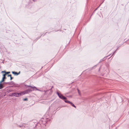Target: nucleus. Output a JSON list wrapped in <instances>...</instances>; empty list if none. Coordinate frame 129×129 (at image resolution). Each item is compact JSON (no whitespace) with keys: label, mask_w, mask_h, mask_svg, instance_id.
Returning a JSON list of instances; mask_svg holds the SVG:
<instances>
[{"label":"nucleus","mask_w":129,"mask_h":129,"mask_svg":"<svg viewBox=\"0 0 129 129\" xmlns=\"http://www.w3.org/2000/svg\"><path fill=\"white\" fill-rule=\"evenodd\" d=\"M14 93H12L10 95V96H14Z\"/></svg>","instance_id":"2eb2a0df"},{"label":"nucleus","mask_w":129,"mask_h":129,"mask_svg":"<svg viewBox=\"0 0 129 129\" xmlns=\"http://www.w3.org/2000/svg\"><path fill=\"white\" fill-rule=\"evenodd\" d=\"M14 96L17 97H18L20 96L19 93H14Z\"/></svg>","instance_id":"39448f33"},{"label":"nucleus","mask_w":129,"mask_h":129,"mask_svg":"<svg viewBox=\"0 0 129 129\" xmlns=\"http://www.w3.org/2000/svg\"><path fill=\"white\" fill-rule=\"evenodd\" d=\"M2 82H1V81L0 82V88L2 89L4 87V86L3 84H2Z\"/></svg>","instance_id":"423d86ee"},{"label":"nucleus","mask_w":129,"mask_h":129,"mask_svg":"<svg viewBox=\"0 0 129 129\" xmlns=\"http://www.w3.org/2000/svg\"><path fill=\"white\" fill-rule=\"evenodd\" d=\"M109 56V55H108V56H107L106 57V58H107L108 56Z\"/></svg>","instance_id":"a878e982"},{"label":"nucleus","mask_w":129,"mask_h":129,"mask_svg":"<svg viewBox=\"0 0 129 129\" xmlns=\"http://www.w3.org/2000/svg\"><path fill=\"white\" fill-rule=\"evenodd\" d=\"M64 101L66 103H68L70 104L71 102L68 100H64Z\"/></svg>","instance_id":"f8f14e48"},{"label":"nucleus","mask_w":129,"mask_h":129,"mask_svg":"<svg viewBox=\"0 0 129 129\" xmlns=\"http://www.w3.org/2000/svg\"><path fill=\"white\" fill-rule=\"evenodd\" d=\"M4 83L6 84H11V83H10V82H5Z\"/></svg>","instance_id":"ddd939ff"},{"label":"nucleus","mask_w":129,"mask_h":129,"mask_svg":"<svg viewBox=\"0 0 129 129\" xmlns=\"http://www.w3.org/2000/svg\"><path fill=\"white\" fill-rule=\"evenodd\" d=\"M109 56V55H108V56H107L106 57V58H107L108 56Z\"/></svg>","instance_id":"b1692460"},{"label":"nucleus","mask_w":129,"mask_h":129,"mask_svg":"<svg viewBox=\"0 0 129 129\" xmlns=\"http://www.w3.org/2000/svg\"><path fill=\"white\" fill-rule=\"evenodd\" d=\"M77 90H78V93L79 95H81V93H80V91L78 89Z\"/></svg>","instance_id":"4468645a"},{"label":"nucleus","mask_w":129,"mask_h":129,"mask_svg":"<svg viewBox=\"0 0 129 129\" xmlns=\"http://www.w3.org/2000/svg\"><path fill=\"white\" fill-rule=\"evenodd\" d=\"M6 74H3V77L2 78V80L1 81V82H3L4 81V79H6V77H5Z\"/></svg>","instance_id":"7ed1b4c3"},{"label":"nucleus","mask_w":129,"mask_h":129,"mask_svg":"<svg viewBox=\"0 0 129 129\" xmlns=\"http://www.w3.org/2000/svg\"><path fill=\"white\" fill-rule=\"evenodd\" d=\"M20 73V72H19L18 73V75Z\"/></svg>","instance_id":"5701e85b"},{"label":"nucleus","mask_w":129,"mask_h":129,"mask_svg":"<svg viewBox=\"0 0 129 129\" xmlns=\"http://www.w3.org/2000/svg\"><path fill=\"white\" fill-rule=\"evenodd\" d=\"M70 104L72 106L74 107L75 108H76V106L71 102Z\"/></svg>","instance_id":"9d476101"},{"label":"nucleus","mask_w":129,"mask_h":129,"mask_svg":"<svg viewBox=\"0 0 129 129\" xmlns=\"http://www.w3.org/2000/svg\"><path fill=\"white\" fill-rule=\"evenodd\" d=\"M109 56V55H108V56H107L106 57V58H107L108 56Z\"/></svg>","instance_id":"393cba45"},{"label":"nucleus","mask_w":129,"mask_h":129,"mask_svg":"<svg viewBox=\"0 0 129 129\" xmlns=\"http://www.w3.org/2000/svg\"><path fill=\"white\" fill-rule=\"evenodd\" d=\"M33 0L34 1V0Z\"/></svg>","instance_id":"bb28decb"},{"label":"nucleus","mask_w":129,"mask_h":129,"mask_svg":"<svg viewBox=\"0 0 129 129\" xmlns=\"http://www.w3.org/2000/svg\"><path fill=\"white\" fill-rule=\"evenodd\" d=\"M116 51H115L114 52H113V54L112 55H113L114 54V53Z\"/></svg>","instance_id":"412c9836"},{"label":"nucleus","mask_w":129,"mask_h":129,"mask_svg":"<svg viewBox=\"0 0 129 129\" xmlns=\"http://www.w3.org/2000/svg\"><path fill=\"white\" fill-rule=\"evenodd\" d=\"M35 90V89H33V90H31V89H27L26 90H25L24 91L25 94L28 93L29 92H31L32 91H33Z\"/></svg>","instance_id":"f03ea898"},{"label":"nucleus","mask_w":129,"mask_h":129,"mask_svg":"<svg viewBox=\"0 0 129 129\" xmlns=\"http://www.w3.org/2000/svg\"><path fill=\"white\" fill-rule=\"evenodd\" d=\"M57 94L58 95L59 97L62 100H66L67 98L62 95L61 93L57 92Z\"/></svg>","instance_id":"f257e3e1"},{"label":"nucleus","mask_w":129,"mask_h":129,"mask_svg":"<svg viewBox=\"0 0 129 129\" xmlns=\"http://www.w3.org/2000/svg\"><path fill=\"white\" fill-rule=\"evenodd\" d=\"M106 57H104L100 61V62H101L102 61H103V60H106Z\"/></svg>","instance_id":"9b49d317"},{"label":"nucleus","mask_w":129,"mask_h":129,"mask_svg":"<svg viewBox=\"0 0 129 129\" xmlns=\"http://www.w3.org/2000/svg\"><path fill=\"white\" fill-rule=\"evenodd\" d=\"M12 73H13V74H14L15 75H18V73L16 72H15L14 71L12 72Z\"/></svg>","instance_id":"1a4fd4ad"},{"label":"nucleus","mask_w":129,"mask_h":129,"mask_svg":"<svg viewBox=\"0 0 129 129\" xmlns=\"http://www.w3.org/2000/svg\"><path fill=\"white\" fill-rule=\"evenodd\" d=\"M27 98H26L23 99V101H26L27 100Z\"/></svg>","instance_id":"dca6fc26"},{"label":"nucleus","mask_w":129,"mask_h":129,"mask_svg":"<svg viewBox=\"0 0 129 129\" xmlns=\"http://www.w3.org/2000/svg\"><path fill=\"white\" fill-rule=\"evenodd\" d=\"M11 76V75H8V77H10H10Z\"/></svg>","instance_id":"aec40b11"},{"label":"nucleus","mask_w":129,"mask_h":129,"mask_svg":"<svg viewBox=\"0 0 129 129\" xmlns=\"http://www.w3.org/2000/svg\"><path fill=\"white\" fill-rule=\"evenodd\" d=\"M47 91V90H45L44 91H45V92L46 93Z\"/></svg>","instance_id":"4be33fe9"},{"label":"nucleus","mask_w":129,"mask_h":129,"mask_svg":"<svg viewBox=\"0 0 129 129\" xmlns=\"http://www.w3.org/2000/svg\"><path fill=\"white\" fill-rule=\"evenodd\" d=\"M27 86L29 87H30L32 88L35 89L36 90H39V91H41V90L37 89V88H36V87L35 86H31L30 85V86Z\"/></svg>","instance_id":"20e7f679"},{"label":"nucleus","mask_w":129,"mask_h":129,"mask_svg":"<svg viewBox=\"0 0 129 129\" xmlns=\"http://www.w3.org/2000/svg\"><path fill=\"white\" fill-rule=\"evenodd\" d=\"M10 72H6V73H5V74H6H6H9L10 73Z\"/></svg>","instance_id":"f3484780"},{"label":"nucleus","mask_w":129,"mask_h":129,"mask_svg":"<svg viewBox=\"0 0 129 129\" xmlns=\"http://www.w3.org/2000/svg\"><path fill=\"white\" fill-rule=\"evenodd\" d=\"M6 73V72L5 71H3L2 72V73Z\"/></svg>","instance_id":"a211bd4d"},{"label":"nucleus","mask_w":129,"mask_h":129,"mask_svg":"<svg viewBox=\"0 0 129 129\" xmlns=\"http://www.w3.org/2000/svg\"><path fill=\"white\" fill-rule=\"evenodd\" d=\"M19 93V94L20 96L21 95H23L24 94H25V93H24V91H22L20 93Z\"/></svg>","instance_id":"6e6552de"},{"label":"nucleus","mask_w":129,"mask_h":129,"mask_svg":"<svg viewBox=\"0 0 129 129\" xmlns=\"http://www.w3.org/2000/svg\"><path fill=\"white\" fill-rule=\"evenodd\" d=\"M10 83H11V85H13V86H16V84H15L14 83V82H13V81H11V82H10Z\"/></svg>","instance_id":"0eeeda50"},{"label":"nucleus","mask_w":129,"mask_h":129,"mask_svg":"<svg viewBox=\"0 0 129 129\" xmlns=\"http://www.w3.org/2000/svg\"><path fill=\"white\" fill-rule=\"evenodd\" d=\"M13 78V77H12L11 76L10 77V80H11Z\"/></svg>","instance_id":"6ab92c4d"}]
</instances>
